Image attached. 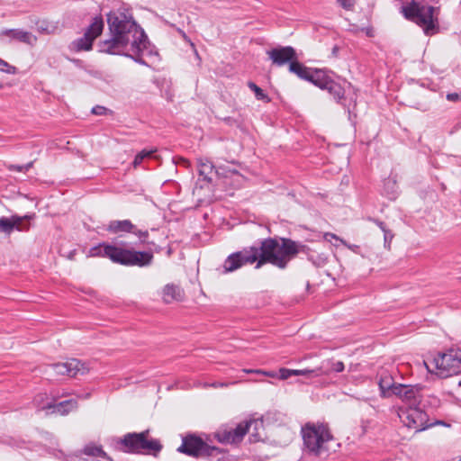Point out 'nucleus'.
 Here are the masks:
<instances>
[{"label": "nucleus", "instance_id": "37998d69", "mask_svg": "<svg viewBox=\"0 0 461 461\" xmlns=\"http://www.w3.org/2000/svg\"><path fill=\"white\" fill-rule=\"evenodd\" d=\"M454 355H456L455 358L456 359V362H458V366L461 369V349H451Z\"/></svg>", "mask_w": 461, "mask_h": 461}, {"label": "nucleus", "instance_id": "b1692460", "mask_svg": "<svg viewBox=\"0 0 461 461\" xmlns=\"http://www.w3.org/2000/svg\"><path fill=\"white\" fill-rule=\"evenodd\" d=\"M243 371L248 374H252V373L263 374L267 376L277 378L279 380H285L288 378V369L285 368V367L280 368L278 371H270V372L263 371L260 369H244Z\"/></svg>", "mask_w": 461, "mask_h": 461}, {"label": "nucleus", "instance_id": "f3484780", "mask_svg": "<svg viewBox=\"0 0 461 461\" xmlns=\"http://www.w3.org/2000/svg\"><path fill=\"white\" fill-rule=\"evenodd\" d=\"M77 408V402L74 399L66 400L58 403L50 402L42 407V410L50 411V413L66 415ZM49 413V411L47 412Z\"/></svg>", "mask_w": 461, "mask_h": 461}, {"label": "nucleus", "instance_id": "a211bd4d", "mask_svg": "<svg viewBox=\"0 0 461 461\" xmlns=\"http://www.w3.org/2000/svg\"><path fill=\"white\" fill-rule=\"evenodd\" d=\"M245 429V435L249 434V439L252 442H258L262 439L263 421L261 420L254 419L241 422Z\"/></svg>", "mask_w": 461, "mask_h": 461}, {"label": "nucleus", "instance_id": "aec40b11", "mask_svg": "<svg viewBox=\"0 0 461 461\" xmlns=\"http://www.w3.org/2000/svg\"><path fill=\"white\" fill-rule=\"evenodd\" d=\"M136 229L135 225L131 223L130 220L122 221H111L106 228L109 232L119 233V232H134Z\"/></svg>", "mask_w": 461, "mask_h": 461}, {"label": "nucleus", "instance_id": "c85d7f7f", "mask_svg": "<svg viewBox=\"0 0 461 461\" xmlns=\"http://www.w3.org/2000/svg\"><path fill=\"white\" fill-rule=\"evenodd\" d=\"M248 86L255 93V95L258 100H265L267 98L264 91L259 86H258L254 82H248Z\"/></svg>", "mask_w": 461, "mask_h": 461}, {"label": "nucleus", "instance_id": "e433bc0d", "mask_svg": "<svg viewBox=\"0 0 461 461\" xmlns=\"http://www.w3.org/2000/svg\"><path fill=\"white\" fill-rule=\"evenodd\" d=\"M344 363L341 361H337L333 363L331 366V369L337 373L342 372L344 370Z\"/></svg>", "mask_w": 461, "mask_h": 461}, {"label": "nucleus", "instance_id": "f257e3e1", "mask_svg": "<svg viewBox=\"0 0 461 461\" xmlns=\"http://www.w3.org/2000/svg\"><path fill=\"white\" fill-rule=\"evenodd\" d=\"M110 38L99 42V51L111 55H124L140 64H146L143 51L149 45L144 30L136 23L132 13L119 8L107 14Z\"/></svg>", "mask_w": 461, "mask_h": 461}, {"label": "nucleus", "instance_id": "6e6552de", "mask_svg": "<svg viewBox=\"0 0 461 461\" xmlns=\"http://www.w3.org/2000/svg\"><path fill=\"white\" fill-rule=\"evenodd\" d=\"M456 356L451 349L446 353L438 352L436 356L424 360V365L430 373L436 371L441 377L452 376L461 372Z\"/></svg>", "mask_w": 461, "mask_h": 461}, {"label": "nucleus", "instance_id": "412c9836", "mask_svg": "<svg viewBox=\"0 0 461 461\" xmlns=\"http://www.w3.org/2000/svg\"><path fill=\"white\" fill-rule=\"evenodd\" d=\"M5 35L11 37L12 39H15L19 41L32 45L37 38L32 35L31 32L20 30V29H13L8 30L5 32Z\"/></svg>", "mask_w": 461, "mask_h": 461}, {"label": "nucleus", "instance_id": "0eeeda50", "mask_svg": "<svg viewBox=\"0 0 461 461\" xmlns=\"http://www.w3.org/2000/svg\"><path fill=\"white\" fill-rule=\"evenodd\" d=\"M149 430L140 433H128L121 439L122 449L130 453L157 456L162 449L159 440L149 438Z\"/></svg>", "mask_w": 461, "mask_h": 461}, {"label": "nucleus", "instance_id": "9d476101", "mask_svg": "<svg viewBox=\"0 0 461 461\" xmlns=\"http://www.w3.org/2000/svg\"><path fill=\"white\" fill-rule=\"evenodd\" d=\"M398 416L404 426L414 429L415 432L422 431L433 425V423H428L427 413L418 406H409L408 408L401 409Z\"/></svg>", "mask_w": 461, "mask_h": 461}, {"label": "nucleus", "instance_id": "bb28decb", "mask_svg": "<svg viewBox=\"0 0 461 461\" xmlns=\"http://www.w3.org/2000/svg\"><path fill=\"white\" fill-rule=\"evenodd\" d=\"M19 220L15 221V226L14 230L18 231H28L30 230V223L29 221L34 218V213L24 215V216H19Z\"/></svg>", "mask_w": 461, "mask_h": 461}, {"label": "nucleus", "instance_id": "7ed1b4c3", "mask_svg": "<svg viewBox=\"0 0 461 461\" xmlns=\"http://www.w3.org/2000/svg\"><path fill=\"white\" fill-rule=\"evenodd\" d=\"M88 255L90 257L108 258L113 263L120 265L140 267L149 266L153 259V255L150 252L135 251L104 242L91 248Z\"/></svg>", "mask_w": 461, "mask_h": 461}, {"label": "nucleus", "instance_id": "4c0bfd02", "mask_svg": "<svg viewBox=\"0 0 461 461\" xmlns=\"http://www.w3.org/2000/svg\"><path fill=\"white\" fill-rule=\"evenodd\" d=\"M43 398H44V394H38L34 398V403L37 406V408H39L40 410H42V407L46 405V404H41Z\"/></svg>", "mask_w": 461, "mask_h": 461}, {"label": "nucleus", "instance_id": "f8f14e48", "mask_svg": "<svg viewBox=\"0 0 461 461\" xmlns=\"http://www.w3.org/2000/svg\"><path fill=\"white\" fill-rule=\"evenodd\" d=\"M177 450L188 456L203 458H205L206 455L217 453L216 447L209 446L201 438L194 435L183 438L182 445Z\"/></svg>", "mask_w": 461, "mask_h": 461}, {"label": "nucleus", "instance_id": "4be33fe9", "mask_svg": "<svg viewBox=\"0 0 461 461\" xmlns=\"http://www.w3.org/2000/svg\"><path fill=\"white\" fill-rule=\"evenodd\" d=\"M267 54L272 62L277 66H282L288 62V47L273 49L267 51Z\"/></svg>", "mask_w": 461, "mask_h": 461}, {"label": "nucleus", "instance_id": "1a4fd4ad", "mask_svg": "<svg viewBox=\"0 0 461 461\" xmlns=\"http://www.w3.org/2000/svg\"><path fill=\"white\" fill-rule=\"evenodd\" d=\"M104 26V23L102 16L94 17L89 26L86 29L84 35L70 43V50L75 52L91 50L95 40L102 34Z\"/></svg>", "mask_w": 461, "mask_h": 461}, {"label": "nucleus", "instance_id": "ddd939ff", "mask_svg": "<svg viewBox=\"0 0 461 461\" xmlns=\"http://www.w3.org/2000/svg\"><path fill=\"white\" fill-rule=\"evenodd\" d=\"M424 386L421 384H399L394 387V395L399 397L409 406H419L422 400V391Z\"/></svg>", "mask_w": 461, "mask_h": 461}, {"label": "nucleus", "instance_id": "20e7f679", "mask_svg": "<svg viewBox=\"0 0 461 461\" xmlns=\"http://www.w3.org/2000/svg\"><path fill=\"white\" fill-rule=\"evenodd\" d=\"M303 448L314 456H328L334 437L324 422L308 421L301 428Z\"/></svg>", "mask_w": 461, "mask_h": 461}, {"label": "nucleus", "instance_id": "72a5a7b5", "mask_svg": "<svg viewBox=\"0 0 461 461\" xmlns=\"http://www.w3.org/2000/svg\"><path fill=\"white\" fill-rule=\"evenodd\" d=\"M330 239H334V240H339L343 245H345V246L348 247L349 249H352V247H351V246L348 245V244H347V242H346L344 240L340 239V238H339V236H337L336 234L331 233V232H326V233L324 234V239H325L326 240H330Z\"/></svg>", "mask_w": 461, "mask_h": 461}, {"label": "nucleus", "instance_id": "5701e85b", "mask_svg": "<svg viewBox=\"0 0 461 461\" xmlns=\"http://www.w3.org/2000/svg\"><path fill=\"white\" fill-rule=\"evenodd\" d=\"M198 173L199 176L203 177L204 181L211 182V174L213 171V165L212 163L207 159V158H198Z\"/></svg>", "mask_w": 461, "mask_h": 461}, {"label": "nucleus", "instance_id": "3c124183", "mask_svg": "<svg viewBox=\"0 0 461 461\" xmlns=\"http://www.w3.org/2000/svg\"><path fill=\"white\" fill-rule=\"evenodd\" d=\"M366 34H367L368 36H372L370 30H367V31H366Z\"/></svg>", "mask_w": 461, "mask_h": 461}, {"label": "nucleus", "instance_id": "6ab92c4d", "mask_svg": "<svg viewBox=\"0 0 461 461\" xmlns=\"http://www.w3.org/2000/svg\"><path fill=\"white\" fill-rule=\"evenodd\" d=\"M184 297V292L179 285L167 284L163 288V301L166 303H171L176 301H181Z\"/></svg>", "mask_w": 461, "mask_h": 461}, {"label": "nucleus", "instance_id": "393cba45", "mask_svg": "<svg viewBox=\"0 0 461 461\" xmlns=\"http://www.w3.org/2000/svg\"><path fill=\"white\" fill-rule=\"evenodd\" d=\"M379 388L381 390V395L386 397L388 392H392L394 394V387L399 384L393 382V377L390 375L381 376L378 382Z\"/></svg>", "mask_w": 461, "mask_h": 461}, {"label": "nucleus", "instance_id": "39448f33", "mask_svg": "<svg viewBox=\"0 0 461 461\" xmlns=\"http://www.w3.org/2000/svg\"><path fill=\"white\" fill-rule=\"evenodd\" d=\"M440 1L411 0L402 6V14L406 19L422 27L425 34L429 35L438 25V19L434 17V13L438 8L434 5Z\"/></svg>", "mask_w": 461, "mask_h": 461}, {"label": "nucleus", "instance_id": "c03bdc74", "mask_svg": "<svg viewBox=\"0 0 461 461\" xmlns=\"http://www.w3.org/2000/svg\"><path fill=\"white\" fill-rule=\"evenodd\" d=\"M7 168L8 170L10 171H17V172H23V166H18V165H8L7 166Z\"/></svg>", "mask_w": 461, "mask_h": 461}, {"label": "nucleus", "instance_id": "58836bf2", "mask_svg": "<svg viewBox=\"0 0 461 461\" xmlns=\"http://www.w3.org/2000/svg\"><path fill=\"white\" fill-rule=\"evenodd\" d=\"M156 152V149H142L138 154L141 156V158L144 159L146 158H149L152 156L153 153Z\"/></svg>", "mask_w": 461, "mask_h": 461}, {"label": "nucleus", "instance_id": "f704fd0d", "mask_svg": "<svg viewBox=\"0 0 461 461\" xmlns=\"http://www.w3.org/2000/svg\"><path fill=\"white\" fill-rule=\"evenodd\" d=\"M107 111H108L107 108L101 106V105H96V106L93 107L92 113H94L95 115H104L107 113Z\"/></svg>", "mask_w": 461, "mask_h": 461}, {"label": "nucleus", "instance_id": "4468645a", "mask_svg": "<svg viewBox=\"0 0 461 461\" xmlns=\"http://www.w3.org/2000/svg\"><path fill=\"white\" fill-rule=\"evenodd\" d=\"M297 254H303L318 267H324L329 261V255L324 252L312 250L306 245L290 240V259Z\"/></svg>", "mask_w": 461, "mask_h": 461}, {"label": "nucleus", "instance_id": "ea45409f", "mask_svg": "<svg viewBox=\"0 0 461 461\" xmlns=\"http://www.w3.org/2000/svg\"><path fill=\"white\" fill-rule=\"evenodd\" d=\"M133 233L136 234L141 240L142 242H144L146 240L147 237L149 236V233L147 230H145V231L136 230V229H135Z\"/></svg>", "mask_w": 461, "mask_h": 461}, {"label": "nucleus", "instance_id": "2f4dec72", "mask_svg": "<svg viewBox=\"0 0 461 461\" xmlns=\"http://www.w3.org/2000/svg\"><path fill=\"white\" fill-rule=\"evenodd\" d=\"M313 370H310V369H303V370H300V369H290V376L292 375H307V376H311L312 374H313Z\"/></svg>", "mask_w": 461, "mask_h": 461}, {"label": "nucleus", "instance_id": "a19ab883", "mask_svg": "<svg viewBox=\"0 0 461 461\" xmlns=\"http://www.w3.org/2000/svg\"><path fill=\"white\" fill-rule=\"evenodd\" d=\"M340 4V5L345 9H351L353 7V2L352 0H338Z\"/></svg>", "mask_w": 461, "mask_h": 461}, {"label": "nucleus", "instance_id": "c9c22d12", "mask_svg": "<svg viewBox=\"0 0 461 461\" xmlns=\"http://www.w3.org/2000/svg\"><path fill=\"white\" fill-rule=\"evenodd\" d=\"M447 99L450 102H457L461 100V92L460 93H448L447 95Z\"/></svg>", "mask_w": 461, "mask_h": 461}, {"label": "nucleus", "instance_id": "f03ea898", "mask_svg": "<svg viewBox=\"0 0 461 461\" xmlns=\"http://www.w3.org/2000/svg\"><path fill=\"white\" fill-rule=\"evenodd\" d=\"M290 72L296 75L300 79L311 82L322 90H327L337 103L346 106L343 103V100H345V90L342 86L334 81L327 71L308 68L301 63L298 60L295 50L292 47H290Z\"/></svg>", "mask_w": 461, "mask_h": 461}, {"label": "nucleus", "instance_id": "a18cd8bd", "mask_svg": "<svg viewBox=\"0 0 461 461\" xmlns=\"http://www.w3.org/2000/svg\"><path fill=\"white\" fill-rule=\"evenodd\" d=\"M143 161V158H141V156H140L139 154L136 155L134 160H133V166L134 167H137L138 166H140L141 164V162Z\"/></svg>", "mask_w": 461, "mask_h": 461}, {"label": "nucleus", "instance_id": "2eb2a0df", "mask_svg": "<svg viewBox=\"0 0 461 461\" xmlns=\"http://www.w3.org/2000/svg\"><path fill=\"white\" fill-rule=\"evenodd\" d=\"M50 367L57 375H68L69 377H75L78 374L84 375L88 370L83 363L76 358H71L66 362L52 364Z\"/></svg>", "mask_w": 461, "mask_h": 461}, {"label": "nucleus", "instance_id": "423d86ee", "mask_svg": "<svg viewBox=\"0 0 461 461\" xmlns=\"http://www.w3.org/2000/svg\"><path fill=\"white\" fill-rule=\"evenodd\" d=\"M258 249L257 268L265 263H271L280 268L286 265L285 258L288 255V240L283 239V246L273 239H267L261 242Z\"/></svg>", "mask_w": 461, "mask_h": 461}, {"label": "nucleus", "instance_id": "cd10ccee", "mask_svg": "<svg viewBox=\"0 0 461 461\" xmlns=\"http://www.w3.org/2000/svg\"><path fill=\"white\" fill-rule=\"evenodd\" d=\"M84 453L86 456H89V457H95V458H97L102 456H105V453L99 447L86 446L84 448Z\"/></svg>", "mask_w": 461, "mask_h": 461}, {"label": "nucleus", "instance_id": "473e14b6", "mask_svg": "<svg viewBox=\"0 0 461 461\" xmlns=\"http://www.w3.org/2000/svg\"><path fill=\"white\" fill-rule=\"evenodd\" d=\"M393 238V233L391 230H386L384 231V247L390 249V244Z\"/></svg>", "mask_w": 461, "mask_h": 461}, {"label": "nucleus", "instance_id": "9b49d317", "mask_svg": "<svg viewBox=\"0 0 461 461\" xmlns=\"http://www.w3.org/2000/svg\"><path fill=\"white\" fill-rule=\"evenodd\" d=\"M258 249L257 247H250L230 254L222 265V274L231 273L247 264H253L258 260Z\"/></svg>", "mask_w": 461, "mask_h": 461}, {"label": "nucleus", "instance_id": "de8ad7c7", "mask_svg": "<svg viewBox=\"0 0 461 461\" xmlns=\"http://www.w3.org/2000/svg\"><path fill=\"white\" fill-rule=\"evenodd\" d=\"M33 165V162H29L26 165H23V172L28 171Z\"/></svg>", "mask_w": 461, "mask_h": 461}, {"label": "nucleus", "instance_id": "603ef678", "mask_svg": "<svg viewBox=\"0 0 461 461\" xmlns=\"http://www.w3.org/2000/svg\"><path fill=\"white\" fill-rule=\"evenodd\" d=\"M309 286H310V284H309V282H307L306 283V290L309 288Z\"/></svg>", "mask_w": 461, "mask_h": 461}, {"label": "nucleus", "instance_id": "7c9ffc66", "mask_svg": "<svg viewBox=\"0 0 461 461\" xmlns=\"http://www.w3.org/2000/svg\"><path fill=\"white\" fill-rule=\"evenodd\" d=\"M0 70L6 72L8 74H15L16 73V68L10 65L4 59H0Z\"/></svg>", "mask_w": 461, "mask_h": 461}, {"label": "nucleus", "instance_id": "8fccbe9b", "mask_svg": "<svg viewBox=\"0 0 461 461\" xmlns=\"http://www.w3.org/2000/svg\"><path fill=\"white\" fill-rule=\"evenodd\" d=\"M338 51H339V47L338 46H334L333 49H332V54L337 56Z\"/></svg>", "mask_w": 461, "mask_h": 461}, {"label": "nucleus", "instance_id": "c756f323", "mask_svg": "<svg viewBox=\"0 0 461 461\" xmlns=\"http://www.w3.org/2000/svg\"><path fill=\"white\" fill-rule=\"evenodd\" d=\"M217 453L212 455H206L205 458H208L210 461H228V457L224 452H222L220 448L216 447Z\"/></svg>", "mask_w": 461, "mask_h": 461}, {"label": "nucleus", "instance_id": "09e8293b", "mask_svg": "<svg viewBox=\"0 0 461 461\" xmlns=\"http://www.w3.org/2000/svg\"><path fill=\"white\" fill-rule=\"evenodd\" d=\"M210 385L212 386V387H223V386H226L227 384H223V383H213V384H212Z\"/></svg>", "mask_w": 461, "mask_h": 461}, {"label": "nucleus", "instance_id": "dca6fc26", "mask_svg": "<svg viewBox=\"0 0 461 461\" xmlns=\"http://www.w3.org/2000/svg\"><path fill=\"white\" fill-rule=\"evenodd\" d=\"M214 436L222 444H238L242 441L245 436V429L240 422L235 428L228 426L220 428Z\"/></svg>", "mask_w": 461, "mask_h": 461}, {"label": "nucleus", "instance_id": "a878e982", "mask_svg": "<svg viewBox=\"0 0 461 461\" xmlns=\"http://www.w3.org/2000/svg\"><path fill=\"white\" fill-rule=\"evenodd\" d=\"M18 215L14 214L12 215L10 218L7 217H1L0 218V231L5 233V234H11L13 230H14V226L16 221H18Z\"/></svg>", "mask_w": 461, "mask_h": 461}, {"label": "nucleus", "instance_id": "79ce46f5", "mask_svg": "<svg viewBox=\"0 0 461 461\" xmlns=\"http://www.w3.org/2000/svg\"><path fill=\"white\" fill-rule=\"evenodd\" d=\"M370 221H372L373 222H375L380 229L381 230L384 232V230H388V228L386 227V224L377 219H373L371 218Z\"/></svg>", "mask_w": 461, "mask_h": 461}, {"label": "nucleus", "instance_id": "49530a36", "mask_svg": "<svg viewBox=\"0 0 461 461\" xmlns=\"http://www.w3.org/2000/svg\"><path fill=\"white\" fill-rule=\"evenodd\" d=\"M178 163L185 167H189L191 165L190 161L185 158H179Z\"/></svg>", "mask_w": 461, "mask_h": 461}, {"label": "nucleus", "instance_id": "864d4df0", "mask_svg": "<svg viewBox=\"0 0 461 461\" xmlns=\"http://www.w3.org/2000/svg\"><path fill=\"white\" fill-rule=\"evenodd\" d=\"M294 301H295L296 303H299V302H300V299L295 298V299H294Z\"/></svg>", "mask_w": 461, "mask_h": 461}]
</instances>
